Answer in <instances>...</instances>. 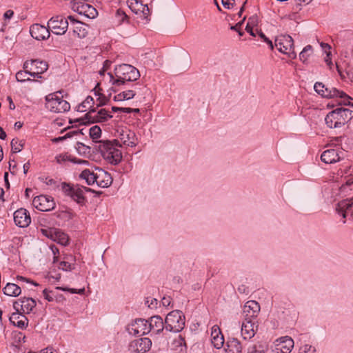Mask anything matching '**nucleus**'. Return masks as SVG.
<instances>
[{
    "label": "nucleus",
    "mask_w": 353,
    "mask_h": 353,
    "mask_svg": "<svg viewBox=\"0 0 353 353\" xmlns=\"http://www.w3.org/2000/svg\"><path fill=\"white\" fill-rule=\"evenodd\" d=\"M119 137L123 145L130 147H134L137 145V138L135 133L129 129H121L119 132Z\"/></svg>",
    "instance_id": "20"
},
{
    "label": "nucleus",
    "mask_w": 353,
    "mask_h": 353,
    "mask_svg": "<svg viewBox=\"0 0 353 353\" xmlns=\"http://www.w3.org/2000/svg\"><path fill=\"white\" fill-rule=\"evenodd\" d=\"M62 160H63V161L67 160V161H70L74 162L75 163H79V164L88 165L89 163L88 161L77 159V158L72 157L71 156H63Z\"/></svg>",
    "instance_id": "46"
},
{
    "label": "nucleus",
    "mask_w": 353,
    "mask_h": 353,
    "mask_svg": "<svg viewBox=\"0 0 353 353\" xmlns=\"http://www.w3.org/2000/svg\"><path fill=\"white\" fill-rule=\"evenodd\" d=\"M14 221L17 226L26 228L31 223V218L29 212L26 209L20 208L14 212Z\"/></svg>",
    "instance_id": "17"
},
{
    "label": "nucleus",
    "mask_w": 353,
    "mask_h": 353,
    "mask_svg": "<svg viewBox=\"0 0 353 353\" xmlns=\"http://www.w3.org/2000/svg\"><path fill=\"white\" fill-rule=\"evenodd\" d=\"M127 331L132 335L146 334L150 332L148 321L143 319H137L127 326Z\"/></svg>",
    "instance_id": "13"
},
{
    "label": "nucleus",
    "mask_w": 353,
    "mask_h": 353,
    "mask_svg": "<svg viewBox=\"0 0 353 353\" xmlns=\"http://www.w3.org/2000/svg\"><path fill=\"white\" fill-rule=\"evenodd\" d=\"M112 116L105 109H101L97 112L94 109L91 110L85 115L88 122L102 123L111 119Z\"/></svg>",
    "instance_id": "14"
},
{
    "label": "nucleus",
    "mask_w": 353,
    "mask_h": 353,
    "mask_svg": "<svg viewBox=\"0 0 353 353\" xmlns=\"http://www.w3.org/2000/svg\"><path fill=\"white\" fill-rule=\"evenodd\" d=\"M30 70L24 69V70H20L16 74V79L18 81L25 82L26 81H30V79L28 77L30 75Z\"/></svg>",
    "instance_id": "40"
},
{
    "label": "nucleus",
    "mask_w": 353,
    "mask_h": 353,
    "mask_svg": "<svg viewBox=\"0 0 353 353\" xmlns=\"http://www.w3.org/2000/svg\"><path fill=\"white\" fill-rule=\"evenodd\" d=\"M24 146V141L18 139H13L11 141L12 151L14 153L19 152Z\"/></svg>",
    "instance_id": "38"
},
{
    "label": "nucleus",
    "mask_w": 353,
    "mask_h": 353,
    "mask_svg": "<svg viewBox=\"0 0 353 353\" xmlns=\"http://www.w3.org/2000/svg\"><path fill=\"white\" fill-rule=\"evenodd\" d=\"M225 353H241L242 345L236 339H231L227 342V348L225 349Z\"/></svg>",
    "instance_id": "30"
},
{
    "label": "nucleus",
    "mask_w": 353,
    "mask_h": 353,
    "mask_svg": "<svg viewBox=\"0 0 353 353\" xmlns=\"http://www.w3.org/2000/svg\"><path fill=\"white\" fill-rule=\"evenodd\" d=\"M48 29L58 35H62L65 33L68 28V22L61 16L52 17L48 22Z\"/></svg>",
    "instance_id": "9"
},
{
    "label": "nucleus",
    "mask_w": 353,
    "mask_h": 353,
    "mask_svg": "<svg viewBox=\"0 0 353 353\" xmlns=\"http://www.w3.org/2000/svg\"><path fill=\"white\" fill-rule=\"evenodd\" d=\"M56 289L61 290H63V291H68V292H71L72 294L77 293V294H83L84 293V292H85V289L84 288L77 290V289H74V288H64L57 287Z\"/></svg>",
    "instance_id": "50"
},
{
    "label": "nucleus",
    "mask_w": 353,
    "mask_h": 353,
    "mask_svg": "<svg viewBox=\"0 0 353 353\" xmlns=\"http://www.w3.org/2000/svg\"><path fill=\"white\" fill-rule=\"evenodd\" d=\"M17 281H25V282H27V283H30L32 284H33L35 286H37L39 284L32 281H30V279H27V278H25L22 276H17Z\"/></svg>",
    "instance_id": "55"
},
{
    "label": "nucleus",
    "mask_w": 353,
    "mask_h": 353,
    "mask_svg": "<svg viewBox=\"0 0 353 353\" xmlns=\"http://www.w3.org/2000/svg\"><path fill=\"white\" fill-rule=\"evenodd\" d=\"M234 0H222L223 6L228 9L232 8L234 5Z\"/></svg>",
    "instance_id": "54"
},
{
    "label": "nucleus",
    "mask_w": 353,
    "mask_h": 353,
    "mask_svg": "<svg viewBox=\"0 0 353 353\" xmlns=\"http://www.w3.org/2000/svg\"><path fill=\"white\" fill-rule=\"evenodd\" d=\"M23 68L30 70V76L41 78V74L48 70V65L46 61L35 59L26 61L23 64Z\"/></svg>",
    "instance_id": "8"
},
{
    "label": "nucleus",
    "mask_w": 353,
    "mask_h": 353,
    "mask_svg": "<svg viewBox=\"0 0 353 353\" xmlns=\"http://www.w3.org/2000/svg\"><path fill=\"white\" fill-rule=\"evenodd\" d=\"M128 8L134 14L139 15L147 21L150 20V9L147 4H143L141 0H127Z\"/></svg>",
    "instance_id": "10"
},
{
    "label": "nucleus",
    "mask_w": 353,
    "mask_h": 353,
    "mask_svg": "<svg viewBox=\"0 0 353 353\" xmlns=\"http://www.w3.org/2000/svg\"><path fill=\"white\" fill-rule=\"evenodd\" d=\"M33 205L39 210L47 212L52 210L55 207V203L51 196L40 195L34 198Z\"/></svg>",
    "instance_id": "12"
},
{
    "label": "nucleus",
    "mask_w": 353,
    "mask_h": 353,
    "mask_svg": "<svg viewBox=\"0 0 353 353\" xmlns=\"http://www.w3.org/2000/svg\"><path fill=\"white\" fill-rule=\"evenodd\" d=\"M96 171H97V178L96 181L97 185L101 188L109 187L112 182L110 174L101 168H96Z\"/></svg>",
    "instance_id": "24"
},
{
    "label": "nucleus",
    "mask_w": 353,
    "mask_h": 353,
    "mask_svg": "<svg viewBox=\"0 0 353 353\" xmlns=\"http://www.w3.org/2000/svg\"><path fill=\"white\" fill-rule=\"evenodd\" d=\"M43 296H44L45 299H47L48 301H53V297L51 296L49 294V292H48V290L47 289H45L43 291Z\"/></svg>",
    "instance_id": "60"
},
{
    "label": "nucleus",
    "mask_w": 353,
    "mask_h": 353,
    "mask_svg": "<svg viewBox=\"0 0 353 353\" xmlns=\"http://www.w3.org/2000/svg\"><path fill=\"white\" fill-rule=\"evenodd\" d=\"M10 321L14 325L21 329L26 328L28 324V319L20 311L14 312L10 317Z\"/></svg>",
    "instance_id": "28"
},
{
    "label": "nucleus",
    "mask_w": 353,
    "mask_h": 353,
    "mask_svg": "<svg viewBox=\"0 0 353 353\" xmlns=\"http://www.w3.org/2000/svg\"><path fill=\"white\" fill-rule=\"evenodd\" d=\"M114 101H125V97L123 95V92L115 95L114 97Z\"/></svg>",
    "instance_id": "58"
},
{
    "label": "nucleus",
    "mask_w": 353,
    "mask_h": 353,
    "mask_svg": "<svg viewBox=\"0 0 353 353\" xmlns=\"http://www.w3.org/2000/svg\"><path fill=\"white\" fill-rule=\"evenodd\" d=\"M161 302L163 306H169L171 303V299L170 297H163Z\"/></svg>",
    "instance_id": "61"
},
{
    "label": "nucleus",
    "mask_w": 353,
    "mask_h": 353,
    "mask_svg": "<svg viewBox=\"0 0 353 353\" xmlns=\"http://www.w3.org/2000/svg\"><path fill=\"white\" fill-rule=\"evenodd\" d=\"M59 268L64 271H69L72 269V265L68 261L60 262L59 265Z\"/></svg>",
    "instance_id": "51"
},
{
    "label": "nucleus",
    "mask_w": 353,
    "mask_h": 353,
    "mask_svg": "<svg viewBox=\"0 0 353 353\" xmlns=\"http://www.w3.org/2000/svg\"><path fill=\"white\" fill-rule=\"evenodd\" d=\"M185 326V316L180 310H173L166 316L165 328L170 332H179Z\"/></svg>",
    "instance_id": "5"
},
{
    "label": "nucleus",
    "mask_w": 353,
    "mask_h": 353,
    "mask_svg": "<svg viewBox=\"0 0 353 353\" xmlns=\"http://www.w3.org/2000/svg\"><path fill=\"white\" fill-rule=\"evenodd\" d=\"M3 292L7 296L16 297L21 293V287L15 283H8L3 288Z\"/></svg>",
    "instance_id": "31"
},
{
    "label": "nucleus",
    "mask_w": 353,
    "mask_h": 353,
    "mask_svg": "<svg viewBox=\"0 0 353 353\" xmlns=\"http://www.w3.org/2000/svg\"><path fill=\"white\" fill-rule=\"evenodd\" d=\"M256 347L255 345L251 346V347H249L248 348V352L247 353H256Z\"/></svg>",
    "instance_id": "64"
},
{
    "label": "nucleus",
    "mask_w": 353,
    "mask_h": 353,
    "mask_svg": "<svg viewBox=\"0 0 353 353\" xmlns=\"http://www.w3.org/2000/svg\"><path fill=\"white\" fill-rule=\"evenodd\" d=\"M325 121L327 126L330 128H339L343 126L339 115V111L336 109L327 114Z\"/></svg>",
    "instance_id": "23"
},
{
    "label": "nucleus",
    "mask_w": 353,
    "mask_h": 353,
    "mask_svg": "<svg viewBox=\"0 0 353 353\" xmlns=\"http://www.w3.org/2000/svg\"><path fill=\"white\" fill-rule=\"evenodd\" d=\"M162 318L159 316H153L148 321V330L156 334H159L163 331L165 327Z\"/></svg>",
    "instance_id": "25"
},
{
    "label": "nucleus",
    "mask_w": 353,
    "mask_h": 353,
    "mask_svg": "<svg viewBox=\"0 0 353 353\" xmlns=\"http://www.w3.org/2000/svg\"><path fill=\"white\" fill-rule=\"evenodd\" d=\"M211 343L216 349H221L224 344V337L218 325H214L211 330Z\"/></svg>",
    "instance_id": "22"
},
{
    "label": "nucleus",
    "mask_w": 353,
    "mask_h": 353,
    "mask_svg": "<svg viewBox=\"0 0 353 353\" xmlns=\"http://www.w3.org/2000/svg\"><path fill=\"white\" fill-rule=\"evenodd\" d=\"M136 94H137V92L134 90H126V91H123V95L125 97V100L131 99Z\"/></svg>",
    "instance_id": "52"
},
{
    "label": "nucleus",
    "mask_w": 353,
    "mask_h": 353,
    "mask_svg": "<svg viewBox=\"0 0 353 353\" xmlns=\"http://www.w3.org/2000/svg\"><path fill=\"white\" fill-rule=\"evenodd\" d=\"M36 306V301L32 298L23 297L13 303V307L17 312L29 314Z\"/></svg>",
    "instance_id": "15"
},
{
    "label": "nucleus",
    "mask_w": 353,
    "mask_h": 353,
    "mask_svg": "<svg viewBox=\"0 0 353 353\" xmlns=\"http://www.w3.org/2000/svg\"><path fill=\"white\" fill-rule=\"evenodd\" d=\"M56 234V238L53 240L54 241H57L63 245H66L68 243L69 239L66 234L59 230H57Z\"/></svg>",
    "instance_id": "37"
},
{
    "label": "nucleus",
    "mask_w": 353,
    "mask_h": 353,
    "mask_svg": "<svg viewBox=\"0 0 353 353\" xmlns=\"http://www.w3.org/2000/svg\"><path fill=\"white\" fill-rule=\"evenodd\" d=\"M119 141L114 140L100 141L99 149L103 159L109 163L117 165L122 159V153L120 150L115 146L118 145Z\"/></svg>",
    "instance_id": "2"
},
{
    "label": "nucleus",
    "mask_w": 353,
    "mask_h": 353,
    "mask_svg": "<svg viewBox=\"0 0 353 353\" xmlns=\"http://www.w3.org/2000/svg\"><path fill=\"white\" fill-rule=\"evenodd\" d=\"M41 353H57V352L51 347H48L41 350Z\"/></svg>",
    "instance_id": "63"
},
{
    "label": "nucleus",
    "mask_w": 353,
    "mask_h": 353,
    "mask_svg": "<svg viewBox=\"0 0 353 353\" xmlns=\"http://www.w3.org/2000/svg\"><path fill=\"white\" fill-rule=\"evenodd\" d=\"M343 125L349 122L353 118V111L347 108H336Z\"/></svg>",
    "instance_id": "35"
},
{
    "label": "nucleus",
    "mask_w": 353,
    "mask_h": 353,
    "mask_svg": "<svg viewBox=\"0 0 353 353\" xmlns=\"http://www.w3.org/2000/svg\"><path fill=\"white\" fill-rule=\"evenodd\" d=\"M140 77L139 71L129 64H121L114 68V76L108 72L104 77V81H108L112 85H124L126 82L134 81Z\"/></svg>",
    "instance_id": "1"
},
{
    "label": "nucleus",
    "mask_w": 353,
    "mask_h": 353,
    "mask_svg": "<svg viewBox=\"0 0 353 353\" xmlns=\"http://www.w3.org/2000/svg\"><path fill=\"white\" fill-rule=\"evenodd\" d=\"M152 346L149 338H140L132 341L128 345V350L132 353H145L148 352Z\"/></svg>",
    "instance_id": "11"
},
{
    "label": "nucleus",
    "mask_w": 353,
    "mask_h": 353,
    "mask_svg": "<svg viewBox=\"0 0 353 353\" xmlns=\"http://www.w3.org/2000/svg\"><path fill=\"white\" fill-rule=\"evenodd\" d=\"M31 36L37 40H46L50 37L48 27L38 23L33 24L30 28Z\"/></svg>",
    "instance_id": "18"
},
{
    "label": "nucleus",
    "mask_w": 353,
    "mask_h": 353,
    "mask_svg": "<svg viewBox=\"0 0 353 353\" xmlns=\"http://www.w3.org/2000/svg\"><path fill=\"white\" fill-rule=\"evenodd\" d=\"M277 342L274 353H290L294 347V341L289 336L281 338Z\"/></svg>",
    "instance_id": "19"
},
{
    "label": "nucleus",
    "mask_w": 353,
    "mask_h": 353,
    "mask_svg": "<svg viewBox=\"0 0 353 353\" xmlns=\"http://www.w3.org/2000/svg\"><path fill=\"white\" fill-rule=\"evenodd\" d=\"M345 139L344 137H335L333 140L331 141L332 142V144L335 145H340L342 142V141Z\"/></svg>",
    "instance_id": "57"
},
{
    "label": "nucleus",
    "mask_w": 353,
    "mask_h": 353,
    "mask_svg": "<svg viewBox=\"0 0 353 353\" xmlns=\"http://www.w3.org/2000/svg\"><path fill=\"white\" fill-rule=\"evenodd\" d=\"M86 1H73L72 9L89 19H94L98 15V12L92 6L85 3Z\"/></svg>",
    "instance_id": "7"
},
{
    "label": "nucleus",
    "mask_w": 353,
    "mask_h": 353,
    "mask_svg": "<svg viewBox=\"0 0 353 353\" xmlns=\"http://www.w3.org/2000/svg\"><path fill=\"white\" fill-rule=\"evenodd\" d=\"M145 304L150 308H155L157 305V300L154 298L148 297L145 301Z\"/></svg>",
    "instance_id": "49"
},
{
    "label": "nucleus",
    "mask_w": 353,
    "mask_h": 353,
    "mask_svg": "<svg viewBox=\"0 0 353 353\" xmlns=\"http://www.w3.org/2000/svg\"><path fill=\"white\" fill-rule=\"evenodd\" d=\"M80 177L85 180L88 185H93L96 183L97 178V171H92L89 169H85L80 174Z\"/></svg>",
    "instance_id": "32"
},
{
    "label": "nucleus",
    "mask_w": 353,
    "mask_h": 353,
    "mask_svg": "<svg viewBox=\"0 0 353 353\" xmlns=\"http://www.w3.org/2000/svg\"><path fill=\"white\" fill-rule=\"evenodd\" d=\"M274 45L279 52L288 54L292 59L296 58V54L294 50V41L290 35L277 37Z\"/></svg>",
    "instance_id": "6"
},
{
    "label": "nucleus",
    "mask_w": 353,
    "mask_h": 353,
    "mask_svg": "<svg viewBox=\"0 0 353 353\" xmlns=\"http://www.w3.org/2000/svg\"><path fill=\"white\" fill-rule=\"evenodd\" d=\"M237 290L240 294H248V288L244 284L239 285L237 288Z\"/></svg>",
    "instance_id": "56"
},
{
    "label": "nucleus",
    "mask_w": 353,
    "mask_h": 353,
    "mask_svg": "<svg viewBox=\"0 0 353 353\" xmlns=\"http://www.w3.org/2000/svg\"><path fill=\"white\" fill-rule=\"evenodd\" d=\"M312 53V47L310 45L306 46L299 54V59L305 63Z\"/></svg>",
    "instance_id": "39"
},
{
    "label": "nucleus",
    "mask_w": 353,
    "mask_h": 353,
    "mask_svg": "<svg viewBox=\"0 0 353 353\" xmlns=\"http://www.w3.org/2000/svg\"><path fill=\"white\" fill-rule=\"evenodd\" d=\"M76 150L78 152V153L81 154H89L90 152V147L86 146L83 143L79 142L77 143Z\"/></svg>",
    "instance_id": "45"
},
{
    "label": "nucleus",
    "mask_w": 353,
    "mask_h": 353,
    "mask_svg": "<svg viewBox=\"0 0 353 353\" xmlns=\"http://www.w3.org/2000/svg\"><path fill=\"white\" fill-rule=\"evenodd\" d=\"M88 34V26L81 22H77L73 29V34L78 38H85Z\"/></svg>",
    "instance_id": "33"
},
{
    "label": "nucleus",
    "mask_w": 353,
    "mask_h": 353,
    "mask_svg": "<svg viewBox=\"0 0 353 353\" xmlns=\"http://www.w3.org/2000/svg\"><path fill=\"white\" fill-rule=\"evenodd\" d=\"M170 347L176 353H186L187 352V345L185 339L181 335L173 339L170 343Z\"/></svg>",
    "instance_id": "26"
},
{
    "label": "nucleus",
    "mask_w": 353,
    "mask_h": 353,
    "mask_svg": "<svg viewBox=\"0 0 353 353\" xmlns=\"http://www.w3.org/2000/svg\"><path fill=\"white\" fill-rule=\"evenodd\" d=\"M256 21V18L255 17H251L249 19V21L246 26L245 30L248 32H249L252 36L255 37V34L252 30V28L250 26V23L254 24Z\"/></svg>",
    "instance_id": "48"
},
{
    "label": "nucleus",
    "mask_w": 353,
    "mask_h": 353,
    "mask_svg": "<svg viewBox=\"0 0 353 353\" xmlns=\"http://www.w3.org/2000/svg\"><path fill=\"white\" fill-rule=\"evenodd\" d=\"M330 54V51L326 52V57L325 58V61L326 62L327 65L331 68L332 62L331 61Z\"/></svg>",
    "instance_id": "59"
},
{
    "label": "nucleus",
    "mask_w": 353,
    "mask_h": 353,
    "mask_svg": "<svg viewBox=\"0 0 353 353\" xmlns=\"http://www.w3.org/2000/svg\"><path fill=\"white\" fill-rule=\"evenodd\" d=\"M57 94L58 92L50 93L46 97V108L54 113L68 112L70 109V103Z\"/></svg>",
    "instance_id": "4"
},
{
    "label": "nucleus",
    "mask_w": 353,
    "mask_h": 353,
    "mask_svg": "<svg viewBox=\"0 0 353 353\" xmlns=\"http://www.w3.org/2000/svg\"><path fill=\"white\" fill-rule=\"evenodd\" d=\"M94 103L93 98L90 96H88L85 98V99L77 106V111L79 112H85L87 109L90 108L92 105Z\"/></svg>",
    "instance_id": "36"
},
{
    "label": "nucleus",
    "mask_w": 353,
    "mask_h": 353,
    "mask_svg": "<svg viewBox=\"0 0 353 353\" xmlns=\"http://www.w3.org/2000/svg\"><path fill=\"white\" fill-rule=\"evenodd\" d=\"M14 14V12L11 10H7L5 13H4V18L6 19H10Z\"/></svg>",
    "instance_id": "62"
},
{
    "label": "nucleus",
    "mask_w": 353,
    "mask_h": 353,
    "mask_svg": "<svg viewBox=\"0 0 353 353\" xmlns=\"http://www.w3.org/2000/svg\"><path fill=\"white\" fill-rule=\"evenodd\" d=\"M314 88L318 94L323 97L339 98L341 99L340 103L353 106V103H351L350 101L352 99L344 92L339 90L334 87H325L322 83L317 82L314 84Z\"/></svg>",
    "instance_id": "3"
},
{
    "label": "nucleus",
    "mask_w": 353,
    "mask_h": 353,
    "mask_svg": "<svg viewBox=\"0 0 353 353\" xmlns=\"http://www.w3.org/2000/svg\"><path fill=\"white\" fill-rule=\"evenodd\" d=\"M340 153L335 149L327 150L322 153L321 159L325 163H334L340 161Z\"/></svg>",
    "instance_id": "27"
},
{
    "label": "nucleus",
    "mask_w": 353,
    "mask_h": 353,
    "mask_svg": "<svg viewBox=\"0 0 353 353\" xmlns=\"http://www.w3.org/2000/svg\"><path fill=\"white\" fill-rule=\"evenodd\" d=\"M74 186H70L69 184H67L65 183H61V189L63 192L70 196L74 190Z\"/></svg>",
    "instance_id": "47"
},
{
    "label": "nucleus",
    "mask_w": 353,
    "mask_h": 353,
    "mask_svg": "<svg viewBox=\"0 0 353 353\" xmlns=\"http://www.w3.org/2000/svg\"><path fill=\"white\" fill-rule=\"evenodd\" d=\"M100 90L99 88V83H97V85L94 88V91L95 92V94L99 95V97L97 99V101H99L98 105H105L108 102V98L105 96L99 94V91Z\"/></svg>",
    "instance_id": "41"
},
{
    "label": "nucleus",
    "mask_w": 353,
    "mask_h": 353,
    "mask_svg": "<svg viewBox=\"0 0 353 353\" xmlns=\"http://www.w3.org/2000/svg\"><path fill=\"white\" fill-rule=\"evenodd\" d=\"M353 207V197L343 200L338 203L336 210L339 214H341L343 218H345L349 210Z\"/></svg>",
    "instance_id": "29"
},
{
    "label": "nucleus",
    "mask_w": 353,
    "mask_h": 353,
    "mask_svg": "<svg viewBox=\"0 0 353 353\" xmlns=\"http://www.w3.org/2000/svg\"><path fill=\"white\" fill-rule=\"evenodd\" d=\"M299 353H317V351L314 346L310 344H305L300 347Z\"/></svg>",
    "instance_id": "44"
},
{
    "label": "nucleus",
    "mask_w": 353,
    "mask_h": 353,
    "mask_svg": "<svg viewBox=\"0 0 353 353\" xmlns=\"http://www.w3.org/2000/svg\"><path fill=\"white\" fill-rule=\"evenodd\" d=\"M256 321L253 320L244 321L241 326V335L244 339H251L255 334L257 329Z\"/></svg>",
    "instance_id": "21"
},
{
    "label": "nucleus",
    "mask_w": 353,
    "mask_h": 353,
    "mask_svg": "<svg viewBox=\"0 0 353 353\" xmlns=\"http://www.w3.org/2000/svg\"><path fill=\"white\" fill-rule=\"evenodd\" d=\"M101 135V130L98 125H94L90 129V136L94 141H97Z\"/></svg>",
    "instance_id": "42"
},
{
    "label": "nucleus",
    "mask_w": 353,
    "mask_h": 353,
    "mask_svg": "<svg viewBox=\"0 0 353 353\" xmlns=\"http://www.w3.org/2000/svg\"><path fill=\"white\" fill-rule=\"evenodd\" d=\"M111 63H112L110 61H108V60L105 61L103 63V66L102 69L99 71V74L101 75L104 76L105 72L106 70H108V69L110 67Z\"/></svg>",
    "instance_id": "53"
},
{
    "label": "nucleus",
    "mask_w": 353,
    "mask_h": 353,
    "mask_svg": "<svg viewBox=\"0 0 353 353\" xmlns=\"http://www.w3.org/2000/svg\"><path fill=\"white\" fill-rule=\"evenodd\" d=\"M260 312V305L255 301H248L243 306V313L245 316V320L254 321Z\"/></svg>",
    "instance_id": "16"
},
{
    "label": "nucleus",
    "mask_w": 353,
    "mask_h": 353,
    "mask_svg": "<svg viewBox=\"0 0 353 353\" xmlns=\"http://www.w3.org/2000/svg\"><path fill=\"white\" fill-rule=\"evenodd\" d=\"M40 232L42 233L43 235L45 236L54 240V238H56V232L57 230L54 228H41L40 230Z\"/></svg>",
    "instance_id": "43"
},
{
    "label": "nucleus",
    "mask_w": 353,
    "mask_h": 353,
    "mask_svg": "<svg viewBox=\"0 0 353 353\" xmlns=\"http://www.w3.org/2000/svg\"><path fill=\"white\" fill-rule=\"evenodd\" d=\"M85 191H90L91 189L85 187H79V186H74V190L70 195V197H72L74 201H76L77 203H80L83 201L84 196H83V192Z\"/></svg>",
    "instance_id": "34"
}]
</instances>
